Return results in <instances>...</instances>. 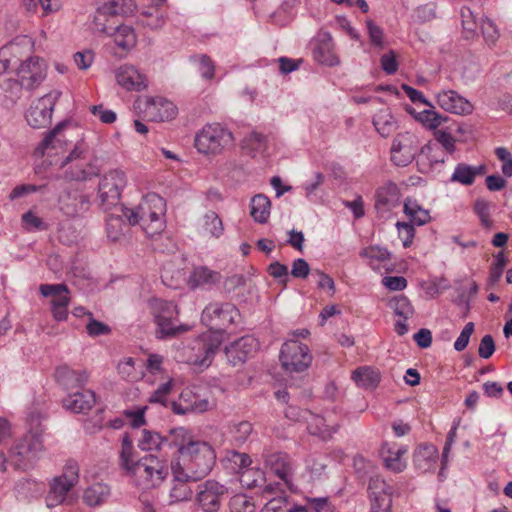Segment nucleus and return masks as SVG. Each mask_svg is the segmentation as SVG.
I'll return each mask as SVG.
<instances>
[{
	"instance_id": "obj_5",
	"label": "nucleus",
	"mask_w": 512,
	"mask_h": 512,
	"mask_svg": "<svg viewBox=\"0 0 512 512\" xmlns=\"http://www.w3.org/2000/svg\"><path fill=\"white\" fill-rule=\"evenodd\" d=\"M125 475L140 490L146 491L159 487L167 476L163 463L153 455L139 459Z\"/></svg>"
},
{
	"instance_id": "obj_38",
	"label": "nucleus",
	"mask_w": 512,
	"mask_h": 512,
	"mask_svg": "<svg viewBox=\"0 0 512 512\" xmlns=\"http://www.w3.org/2000/svg\"><path fill=\"white\" fill-rule=\"evenodd\" d=\"M304 421L307 423V429L310 434L328 439L332 436L335 430L326 424L325 419L310 411H305L303 415Z\"/></svg>"
},
{
	"instance_id": "obj_18",
	"label": "nucleus",
	"mask_w": 512,
	"mask_h": 512,
	"mask_svg": "<svg viewBox=\"0 0 512 512\" xmlns=\"http://www.w3.org/2000/svg\"><path fill=\"white\" fill-rule=\"evenodd\" d=\"M228 489L214 480H207L198 485L196 501L203 512H217Z\"/></svg>"
},
{
	"instance_id": "obj_49",
	"label": "nucleus",
	"mask_w": 512,
	"mask_h": 512,
	"mask_svg": "<svg viewBox=\"0 0 512 512\" xmlns=\"http://www.w3.org/2000/svg\"><path fill=\"white\" fill-rule=\"evenodd\" d=\"M138 447L143 451H164V436L156 431L144 429L138 440Z\"/></svg>"
},
{
	"instance_id": "obj_13",
	"label": "nucleus",
	"mask_w": 512,
	"mask_h": 512,
	"mask_svg": "<svg viewBox=\"0 0 512 512\" xmlns=\"http://www.w3.org/2000/svg\"><path fill=\"white\" fill-rule=\"evenodd\" d=\"M420 140L413 132L396 135L391 146V161L399 167L409 165L419 152Z\"/></svg>"
},
{
	"instance_id": "obj_33",
	"label": "nucleus",
	"mask_w": 512,
	"mask_h": 512,
	"mask_svg": "<svg viewBox=\"0 0 512 512\" xmlns=\"http://www.w3.org/2000/svg\"><path fill=\"white\" fill-rule=\"evenodd\" d=\"M220 281V274L206 266H198L191 272L188 284L192 289L209 288Z\"/></svg>"
},
{
	"instance_id": "obj_24",
	"label": "nucleus",
	"mask_w": 512,
	"mask_h": 512,
	"mask_svg": "<svg viewBox=\"0 0 512 512\" xmlns=\"http://www.w3.org/2000/svg\"><path fill=\"white\" fill-rule=\"evenodd\" d=\"M312 45L313 57L317 62L328 66H335L339 63V59L334 53V44L330 33L326 31L318 32Z\"/></svg>"
},
{
	"instance_id": "obj_7",
	"label": "nucleus",
	"mask_w": 512,
	"mask_h": 512,
	"mask_svg": "<svg viewBox=\"0 0 512 512\" xmlns=\"http://www.w3.org/2000/svg\"><path fill=\"white\" fill-rule=\"evenodd\" d=\"M93 28L100 33H110L118 17L131 14L135 8L133 0H96Z\"/></svg>"
},
{
	"instance_id": "obj_21",
	"label": "nucleus",
	"mask_w": 512,
	"mask_h": 512,
	"mask_svg": "<svg viewBox=\"0 0 512 512\" xmlns=\"http://www.w3.org/2000/svg\"><path fill=\"white\" fill-rule=\"evenodd\" d=\"M177 112L176 105L164 97H145L144 99L143 114L148 121H169L175 118Z\"/></svg>"
},
{
	"instance_id": "obj_63",
	"label": "nucleus",
	"mask_w": 512,
	"mask_h": 512,
	"mask_svg": "<svg viewBox=\"0 0 512 512\" xmlns=\"http://www.w3.org/2000/svg\"><path fill=\"white\" fill-rule=\"evenodd\" d=\"M480 30L487 42L494 43L499 36L498 29L489 18L480 19Z\"/></svg>"
},
{
	"instance_id": "obj_25",
	"label": "nucleus",
	"mask_w": 512,
	"mask_h": 512,
	"mask_svg": "<svg viewBox=\"0 0 512 512\" xmlns=\"http://www.w3.org/2000/svg\"><path fill=\"white\" fill-rule=\"evenodd\" d=\"M436 101L443 110L453 114L469 115L473 111V105L454 90H444L438 93Z\"/></svg>"
},
{
	"instance_id": "obj_39",
	"label": "nucleus",
	"mask_w": 512,
	"mask_h": 512,
	"mask_svg": "<svg viewBox=\"0 0 512 512\" xmlns=\"http://www.w3.org/2000/svg\"><path fill=\"white\" fill-rule=\"evenodd\" d=\"M373 125L382 137H388L397 129V121L389 108L380 109L373 116Z\"/></svg>"
},
{
	"instance_id": "obj_47",
	"label": "nucleus",
	"mask_w": 512,
	"mask_h": 512,
	"mask_svg": "<svg viewBox=\"0 0 512 512\" xmlns=\"http://www.w3.org/2000/svg\"><path fill=\"white\" fill-rule=\"evenodd\" d=\"M404 213L410 218V221L418 226L424 225L430 221L428 210L422 208L416 200L406 199L404 202Z\"/></svg>"
},
{
	"instance_id": "obj_1",
	"label": "nucleus",
	"mask_w": 512,
	"mask_h": 512,
	"mask_svg": "<svg viewBox=\"0 0 512 512\" xmlns=\"http://www.w3.org/2000/svg\"><path fill=\"white\" fill-rule=\"evenodd\" d=\"M119 210L129 225H140L150 237L160 234L165 228L166 202L156 193L144 196L133 209L121 205Z\"/></svg>"
},
{
	"instance_id": "obj_51",
	"label": "nucleus",
	"mask_w": 512,
	"mask_h": 512,
	"mask_svg": "<svg viewBox=\"0 0 512 512\" xmlns=\"http://www.w3.org/2000/svg\"><path fill=\"white\" fill-rule=\"evenodd\" d=\"M16 497L20 500H28L38 496L44 489L42 483L30 479H22L15 485Z\"/></svg>"
},
{
	"instance_id": "obj_42",
	"label": "nucleus",
	"mask_w": 512,
	"mask_h": 512,
	"mask_svg": "<svg viewBox=\"0 0 512 512\" xmlns=\"http://www.w3.org/2000/svg\"><path fill=\"white\" fill-rule=\"evenodd\" d=\"M270 208L271 202L264 194H257L251 199L250 214L252 218L260 224H264L268 221Z\"/></svg>"
},
{
	"instance_id": "obj_64",
	"label": "nucleus",
	"mask_w": 512,
	"mask_h": 512,
	"mask_svg": "<svg viewBox=\"0 0 512 512\" xmlns=\"http://www.w3.org/2000/svg\"><path fill=\"white\" fill-rule=\"evenodd\" d=\"M286 506V497H274L265 504L263 507V512H294L293 508L286 509Z\"/></svg>"
},
{
	"instance_id": "obj_31",
	"label": "nucleus",
	"mask_w": 512,
	"mask_h": 512,
	"mask_svg": "<svg viewBox=\"0 0 512 512\" xmlns=\"http://www.w3.org/2000/svg\"><path fill=\"white\" fill-rule=\"evenodd\" d=\"M55 377L61 385L70 389L85 385L89 375L86 370L75 371L67 365H62L56 369Z\"/></svg>"
},
{
	"instance_id": "obj_16",
	"label": "nucleus",
	"mask_w": 512,
	"mask_h": 512,
	"mask_svg": "<svg viewBox=\"0 0 512 512\" xmlns=\"http://www.w3.org/2000/svg\"><path fill=\"white\" fill-rule=\"evenodd\" d=\"M45 78V61L36 56L26 59L17 70V80L20 86L26 90L37 88Z\"/></svg>"
},
{
	"instance_id": "obj_30",
	"label": "nucleus",
	"mask_w": 512,
	"mask_h": 512,
	"mask_svg": "<svg viewBox=\"0 0 512 512\" xmlns=\"http://www.w3.org/2000/svg\"><path fill=\"white\" fill-rule=\"evenodd\" d=\"M486 171L487 167L484 164L472 166L466 163H458L450 177V181L453 183L470 186L474 183L477 176L484 175Z\"/></svg>"
},
{
	"instance_id": "obj_34",
	"label": "nucleus",
	"mask_w": 512,
	"mask_h": 512,
	"mask_svg": "<svg viewBox=\"0 0 512 512\" xmlns=\"http://www.w3.org/2000/svg\"><path fill=\"white\" fill-rule=\"evenodd\" d=\"M406 453L407 448L404 446L396 448L385 445L381 449L385 466L395 473L402 472L406 468L407 463L403 459V455Z\"/></svg>"
},
{
	"instance_id": "obj_14",
	"label": "nucleus",
	"mask_w": 512,
	"mask_h": 512,
	"mask_svg": "<svg viewBox=\"0 0 512 512\" xmlns=\"http://www.w3.org/2000/svg\"><path fill=\"white\" fill-rule=\"evenodd\" d=\"M59 96L60 92H51L34 101L25 115L29 126L35 129L47 127Z\"/></svg>"
},
{
	"instance_id": "obj_22",
	"label": "nucleus",
	"mask_w": 512,
	"mask_h": 512,
	"mask_svg": "<svg viewBox=\"0 0 512 512\" xmlns=\"http://www.w3.org/2000/svg\"><path fill=\"white\" fill-rule=\"evenodd\" d=\"M264 462L289 489L292 487L293 463L283 452H268L264 454Z\"/></svg>"
},
{
	"instance_id": "obj_35",
	"label": "nucleus",
	"mask_w": 512,
	"mask_h": 512,
	"mask_svg": "<svg viewBox=\"0 0 512 512\" xmlns=\"http://www.w3.org/2000/svg\"><path fill=\"white\" fill-rule=\"evenodd\" d=\"M438 459V449L432 444L420 445L414 453V465L421 472L431 470Z\"/></svg>"
},
{
	"instance_id": "obj_48",
	"label": "nucleus",
	"mask_w": 512,
	"mask_h": 512,
	"mask_svg": "<svg viewBox=\"0 0 512 512\" xmlns=\"http://www.w3.org/2000/svg\"><path fill=\"white\" fill-rule=\"evenodd\" d=\"M415 120L421 123L426 129L436 130L444 124L448 117L435 111L434 106L423 110L415 115Z\"/></svg>"
},
{
	"instance_id": "obj_26",
	"label": "nucleus",
	"mask_w": 512,
	"mask_h": 512,
	"mask_svg": "<svg viewBox=\"0 0 512 512\" xmlns=\"http://www.w3.org/2000/svg\"><path fill=\"white\" fill-rule=\"evenodd\" d=\"M195 440L196 438L186 428H173L164 435V452L168 453L175 450L179 453V457H182L190 443H193Z\"/></svg>"
},
{
	"instance_id": "obj_17",
	"label": "nucleus",
	"mask_w": 512,
	"mask_h": 512,
	"mask_svg": "<svg viewBox=\"0 0 512 512\" xmlns=\"http://www.w3.org/2000/svg\"><path fill=\"white\" fill-rule=\"evenodd\" d=\"M58 206L67 217H77L88 211L90 198L83 191L69 186L59 195Z\"/></svg>"
},
{
	"instance_id": "obj_44",
	"label": "nucleus",
	"mask_w": 512,
	"mask_h": 512,
	"mask_svg": "<svg viewBox=\"0 0 512 512\" xmlns=\"http://www.w3.org/2000/svg\"><path fill=\"white\" fill-rule=\"evenodd\" d=\"M352 379L358 387L373 389L378 385L380 376L378 371L371 367H361L352 373Z\"/></svg>"
},
{
	"instance_id": "obj_40",
	"label": "nucleus",
	"mask_w": 512,
	"mask_h": 512,
	"mask_svg": "<svg viewBox=\"0 0 512 512\" xmlns=\"http://www.w3.org/2000/svg\"><path fill=\"white\" fill-rule=\"evenodd\" d=\"M107 34L113 36L115 44L123 50H130L137 43L134 29L127 25H117L116 23L114 29Z\"/></svg>"
},
{
	"instance_id": "obj_2",
	"label": "nucleus",
	"mask_w": 512,
	"mask_h": 512,
	"mask_svg": "<svg viewBox=\"0 0 512 512\" xmlns=\"http://www.w3.org/2000/svg\"><path fill=\"white\" fill-rule=\"evenodd\" d=\"M215 462L216 453L213 447L206 441L196 439L172 465L178 469L180 477L190 478L195 482L206 477Z\"/></svg>"
},
{
	"instance_id": "obj_43",
	"label": "nucleus",
	"mask_w": 512,
	"mask_h": 512,
	"mask_svg": "<svg viewBox=\"0 0 512 512\" xmlns=\"http://www.w3.org/2000/svg\"><path fill=\"white\" fill-rule=\"evenodd\" d=\"M242 147L253 157L258 155L264 156L267 151V136L253 131L243 139Z\"/></svg>"
},
{
	"instance_id": "obj_59",
	"label": "nucleus",
	"mask_w": 512,
	"mask_h": 512,
	"mask_svg": "<svg viewBox=\"0 0 512 512\" xmlns=\"http://www.w3.org/2000/svg\"><path fill=\"white\" fill-rule=\"evenodd\" d=\"M66 126V123H59L53 130H51L40 143L38 150L44 153L49 148H55L57 143L61 140L58 138L62 129Z\"/></svg>"
},
{
	"instance_id": "obj_23",
	"label": "nucleus",
	"mask_w": 512,
	"mask_h": 512,
	"mask_svg": "<svg viewBox=\"0 0 512 512\" xmlns=\"http://www.w3.org/2000/svg\"><path fill=\"white\" fill-rule=\"evenodd\" d=\"M258 349V341L252 336H244L225 348L227 360L233 365H240Z\"/></svg>"
},
{
	"instance_id": "obj_12",
	"label": "nucleus",
	"mask_w": 512,
	"mask_h": 512,
	"mask_svg": "<svg viewBox=\"0 0 512 512\" xmlns=\"http://www.w3.org/2000/svg\"><path fill=\"white\" fill-rule=\"evenodd\" d=\"M280 362L286 372H302L311 362L312 356L307 345L291 339L286 341L280 350Z\"/></svg>"
},
{
	"instance_id": "obj_19",
	"label": "nucleus",
	"mask_w": 512,
	"mask_h": 512,
	"mask_svg": "<svg viewBox=\"0 0 512 512\" xmlns=\"http://www.w3.org/2000/svg\"><path fill=\"white\" fill-rule=\"evenodd\" d=\"M370 512H391L393 487L379 476H373L368 483Z\"/></svg>"
},
{
	"instance_id": "obj_58",
	"label": "nucleus",
	"mask_w": 512,
	"mask_h": 512,
	"mask_svg": "<svg viewBox=\"0 0 512 512\" xmlns=\"http://www.w3.org/2000/svg\"><path fill=\"white\" fill-rule=\"evenodd\" d=\"M173 387V380L162 383L149 397L150 403H159L167 406V396L171 393Z\"/></svg>"
},
{
	"instance_id": "obj_62",
	"label": "nucleus",
	"mask_w": 512,
	"mask_h": 512,
	"mask_svg": "<svg viewBox=\"0 0 512 512\" xmlns=\"http://www.w3.org/2000/svg\"><path fill=\"white\" fill-rule=\"evenodd\" d=\"M396 228L398 230L399 238L401 239L404 247H409L415 236L414 226L407 222H397Z\"/></svg>"
},
{
	"instance_id": "obj_50",
	"label": "nucleus",
	"mask_w": 512,
	"mask_h": 512,
	"mask_svg": "<svg viewBox=\"0 0 512 512\" xmlns=\"http://www.w3.org/2000/svg\"><path fill=\"white\" fill-rule=\"evenodd\" d=\"M223 223L220 217L214 212H207L201 220V231L204 235L219 238L223 234Z\"/></svg>"
},
{
	"instance_id": "obj_28",
	"label": "nucleus",
	"mask_w": 512,
	"mask_h": 512,
	"mask_svg": "<svg viewBox=\"0 0 512 512\" xmlns=\"http://www.w3.org/2000/svg\"><path fill=\"white\" fill-rule=\"evenodd\" d=\"M116 79L118 84L128 91H140L147 86L145 76L132 65H122L116 73Z\"/></svg>"
},
{
	"instance_id": "obj_4",
	"label": "nucleus",
	"mask_w": 512,
	"mask_h": 512,
	"mask_svg": "<svg viewBox=\"0 0 512 512\" xmlns=\"http://www.w3.org/2000/svg\"><path fill=\"white\" fill-rule=\"evenodd\" d=\"M221 344V339L211 332L203 333L177 349L176 359L197 367H208Z\"/></svg>"
},
{
	"instance_id": "obj_8",
	"label": "nucleus",
	"mask_w": 512,
	"mask_h": 512,
	"mask_svg": "<svg viewBox=\"0 0 512 512\" xmlns=\"http://www.w3.org/2000/svg\"><path fill=\"white\" fill-rule=\"evenodd\" d=\"M233 143L232 132L219 123L205 125L195 136L196 149L205 155L219 154Z\"/></svg>"
},
{
	"instance_id": "obj_60",
	"label": "nucleus",
	"mask_w": 512,
	"mask_h": 512,
	"mask_svg": "<svg viewBox=\"0 0 512 512\" xmlns=\"http://www.w3.org/2000/svg\"><path fill=\"white\" fill-rule=\"evenodd\" d=\"M57 478L74 487L78 483L79 479L78 464L75 461H68L64 467L62 475L58 476Z\"/></svg>"
},
{
	"instance_id": "obj_57",
	"label": "nucleus",
	"mask_w": 512,
	"mask_h": 512,
	"mask_svg": "<svg viewBox=\"0 0 512 512\" xmlns=\"http://www.w3.org/2000/svg\"><path fill=\"white\" fill-rule=\"evenodd\" d=\"M231 512H255L253 502L246 495H235L229 503Z\"/></svg>"
},
{
	"instance_id": "obj_3",
	"label": "nucleus",
	"mask_w": 512,
	"mask_h": 512,
	"mask_svg": "<svg viewBox=\"0 0 512 512\" xmlns=\"http://www.w3.org/2000/svg\"><path fill=\"white\" fill-rule=\"evenodd\" d=\"M149 307L156 325L157 339H171L190 330L189 325L179 322V311L173 302L154 298L149 301Z\"/></svg>"
},
{
	"instance_id": "obj_45",
	"label": "nucleus",
	"mask_w": 512,
	"mask_h": 512,
	"mask_svg": "<svg viewBox=\"0 0 512 512\" xmlns=\"http://www.w3.org/2000/svg\"><path fill=\"white\" fill-rule=\"evenodd\" d=\"M137 452L128 433H124L121 442L120 466L126 472L138 462Z\"/></svg>"
},
{
	"instance_id": "obj_9",
	"label": "nucleus",
	"mask_w": 512,
	"mask_h": 512,
	"mask_svg": "<svg viewBox=\"0 0 512 512\" xmlns=\"http://www.w3.org/2000/svg\"><path fill=\"white\" fill-rule=\"evenodd\" d=\"M201 321L210 328L209 332L221 339L220 336L224 330L240 321V313L232 303L213 302L204 308Z\"/></svg>"
},
{
	"instance_id": "obj_32",
	"label": "nucleus",
	"mask_w": 512,
	"mask_h": 512,
	"mask_svg": "<svg viewBox=\"0 0 512 512\" xmlns=\"http://www.w3.org/2000/svg\"><path fill=\"white\" fill-rule=\"evenodd\" d=\"M72 488L73 487L68 485L65 481L55 477L50 483V489L45 498L47 507L54 508L58 505L69 503L71 501L69 492Z\"/></svg>"
},
{
	"instance_id": "obj_6",
	"label": "nucleus",
	"mask_w": 512,
	"mask_h": 512,
	"mask_svg": "<svg viewBox=\"0 0 512 512\" xmlns=\"http://www.w3.org/2000/svg\"><path fill=\"white\" fill-rule=\"evenodd\" d=\"M62 166H68L65 170V178L70 181H87L98 176L100 173L96 160L90 156L82 143L74 147L62 163Z\"/></svg>"
},
{
	"instance_id": "obj_46",
	"label": "nucleus",
	"mask_w": 512,
	"mask_h": 512,
	"mask_svg": "<svg viewBox=\"0 0 512 512\" xmlns=\"http://www.w3.org/2000/svg\"><path fill=\"white\" fill-rule=\"evenodd\" d=\"M191 397H192V395H191L190 391L183 392L181 394V400L188 402V404L185 406V408L181 409L179 407V405H177L176 403H173L174 411L178 414H184L187 411L202 413V412L207 411L210 408L211 404L208 401V399H206V398L199 399L196 396H193L194 400H192V399L190 400Z\"/></svg>"
},
{
	"instance_id": "obj_37",
	"label": "nucleus",
	"mask_w": 512,
	"mask_h": 512,
	"mask_svg": "<svg viewBox=\"0 0 512 512\" xmlns=\"http://www.w3.org/2000/svg\"><path fill=\"white\" fill-rule=\"evenodd\" d=\"M110 495L111 489L107 484L96 482L86 488L83 499L87 505L96 507L106 502Z\"/></svg>"
},
{
	"instance_id": "obj_56",
	"label": "nucleus",
	"mask_w": 512,
	"mask_h": 512,
	"mask_svg": "<svg viewBox=\"0 0 512 512\" xmlns=\"http://www.w3.org/2000/svg\"><path fill=\"white\" fill-rule=\"evenodd\" d=\"M226 460L233 466L232 468L240 475V472L246 468H249L251 459L248 454L240 453L237 451H231L227 454Z\"/></svg>"
},
{
	"instance_id": "obj_15",
	"label": "nucleus",
	"mask_w": 512,
	"mask_h": 512,
	"mask_svg": "<svg viewBox=\"0 0 512 512\" xmlns=\"http://www.w3.org/2000/svg\"><path fill=\"white\" fill-rule=\"evenodd\" d=\"M401 190L399 186L388 180L380 185L375 192V210L377 216L382 219L391 217L395 208L400 206Z\"/></svg>"
},
{
	"instance_id": "obj_54",
	"label": "nucleus",
	"mask_w": 512,
	"mask_h": 512,
	"mask_svg": "<svg viewBox=\"0 0 512 512\" xmlns=\"http://www.w3.org/2000/svg\"><path fill=\"white\" fill-rule=\"evenodd\" d=\"M138 22L150 29H160L165 24L163 15L158 11H144L138 17Z\"/></svg>"
},
{
	"instance_id": "obj_55",
	"label": "nucleus",
	"mask_w": 512,
	"mask_h": 512,
	"mask_svg": "<svg viewBox=\"0 0 512 512\" xmlns=\"http://www.w3.org/2000/svg\"><path fill=\"white\" fill-rule=\"evenodd\" d=\"M22 226L28 232L47 230L48 225L31 210L21 217Z\"/></svg>"
},
{
	"instance_id": "obj_61",
	"label": "nucleus",
	"mask_w": 512,
	"mask_h": 512,
	"mask_svg": "<svg viewBox=\"0 0 512 512\" xmlns=\"http://www.w3.org/2000/svg\"><path fill=\"white\" fill-rule=\"evenodd\" d=\"M231 432L234 441L238 444H243L252 432V424L248 421H242L234 425Z\"/></svg>"
},
{
	"instance_id": "obj_41",
	"label": "nucleus",
	"mask_w": 512,
	"mask_h": 512,
	"mask_svg": "<svg viewBox=\"0 0 512 512\" xmlns=\"http://www.w3.org/2000/svg\"><path fill=\"white\" fill-rule=\"evenodd\" d=\"M115 209L119 213H112L106 219L107 235L112 241L119 240L128 229V226H130L123 213L119 210L120 207Z\"/></svg>"
},
{
	"instance_id": "obj_27",
	"label": "nucleus",
	"mask_w": 512,
	"mask_h": 512,
	"mask_svg": "<svg viewBox=\"0 0 512 512\" xmlns=\"http://www.w3.org/2000/svg\"><path fill=\"white\" fill-rule=\"evenodd\" d=\"M445 162V154L437 143L428 142L418 153L417 165L421 173H429L435 165Z\"/></svg>"
},
{
	"instance_id": "obj_29",
	"label": "nucleus",
	"mask_w": 512,
	"mask_h": 512,
	"mask_svg": "<svg viewBox=\"0 0 512 512\" xmlns=\"http://www.w3.org/2000/svg\"><path fill=\"white\" fill-rule=\"evenodd\" d=\"M95 402V393L91 390L70 393L62 401L63 407L74 413H85L89 411L95 405Z\"/></svg>"
},
{
	"instance_id": "obj_11",
	"label": "nucleus",
	"mask_w": 512,
	"mask_h": 512,
	"mask_svg": "<svg viewBox=\"0 0 512 512\" xmlns=\"http://www.w3.org/2000/svg\"><path fill=\"white\" fill-rule=\"evenodd\" d=\"M126 184V174L119 169L110 170L102 177L98 185V199L104 211L107 212L118 206L121 192Z\"/></svg>"
},
{
	"instance_id": "obj_36",
	"label": "nucleus",
	"mask_w": 512,
	"mask_h": 512,
	"mask_svg": "<svg viewBox=\"0 0 512 512\" xmlns=\"http://www.w3.org/2000/svg\"><path fill=\"white\" fill-rule=\"evenodd\" d=\"M173 473V485L170 490L171 502L187 501L192 497V490L187 482L192 481L190 478L180 477L178 475V469L175 466H171Z\"/></svg>"
},
{
	"instance_id": "obj_52",
	"label": "nucleus",
	"mask_w": 512,
	"mask_h": 512,
	"mask_svg": "<svg viewBox=\"0 0 512 512\" xmlns=\"http://www.w3.org/2000/svg\"><path fill=\"white\" fill-rule=\"evenodd\" d=\"M239 481L248 489L261 487L266 481L265 473L259 468L249 467L240 472Z\"/></svg>"
},
{
	"instance_id": "obj_20",
	"label": "nucleus",
	"mask_w": 512,
	"mask_h": 512,
	"mask_svg": "<svg viewBox=\"0 0 512 512\" xmlns=\"http://www.w3.org/2000/svg\"><path fill=\"white\" fill-rule=\"evenodd\" d=\"M40 292L44 297H52L51 311L57 321H64L68 317L70 304L69 289L63 284H42Z\"/></svg>"
},
{
	"instance_id": "obj_53",
	"label": "nucleus",
	"mask_w": 512,
	"mask_h": 512,
	"mask_svg": "<svg viewBox=\"0 0 512 512\" xmlns=\"http://www.w3.org/2000/svg\"><path fill=\"white\" fill-rule=\"evenodd\" d=\"M390 308L394 311V313L400 318H404V321H407L414 314V309L409 299L404 295H400L394 297L389 302Z\"/></svg>"
},
{
	"instance_id": "obj_10",
	"label": "nucleus",
	"mask_w": 512,
	"mask_h": 512,
	"mask_svg": "<svg viewBox=\"0 0 512 512\" xmlns=\"http://www.w3.org/2000/svg\"><path fill=\"white\" fill-rule=\"evenodd\" d=\"M44 430L40 426L31 428L29 432L14 446L12 460L18 468L26 469L44 450Z\"/></svg>"
}]
</instances>
